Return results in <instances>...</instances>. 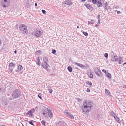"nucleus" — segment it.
I'll return each instance as SVG.
<instances>
[{"label":"nucleus","mask_w":126,"mask_h":126,"mask_svg":"<svg viewBox=\"0 0 126 126\" xmlns=\"http://www.w3.org/2000/svg\"><path fill=\"white\" fill-rule=\"evenodd\" d=\"M64 114L67 117L71 119H73L74 118L73 116L70 112H65Z\"/></svg>","instance_id":"10"},{"label":"nucleus","mask_w":126,"mask_h":126,"mask_svg":"<svg viewBox=\"0 0 126 126\" xmlns=\"http://www.w3.org/2000/svg\"><path fill=\"white\" fill-rule=\"evenodd\" d=\"M113 56L111 58V60L113 62H115L117 61L119 59L118 56L117 55H115L114 56V55H113Z\"/></svg>","instance_id":"11"},{"label":"nucleus","mask_w":126,"mask_h":126,"mask_svg":"<svg viewBox=\"0 0 126 126\" xmlns=\"http://www.w3.org/2000/svg\"><path fill=\"white\" fill-rule=\"evenodd\" d=\"M19 29L21 33L23 34H27L28 32L27 28L24 24H21L20 25L19 27Z\"/></svg>","instance_id":"2"},{"label":"nucleus","mask_w":126,"mask_h":126,"mask_svg":"<svg viewBox=\"0 0 126 126\" xmlns=\"http://www.w3.org/2000/svg\"><path fill=\"white\" fill-rule=\"evenodd\" d=\"M100 15H98L97 16V19H100Z\"/></svg>","instance_id":"45"},{"label":"nucleus","mask_w":126,"mask_h":126,"mask_svg":"<svg viewBox=\"0 0 126 126\" xmlns=\"http://www.w3.org/2000/svg\"><path fill=\"white\" fill-rule=\"evenodd\" d=\"M18 69L16 70V72H18L20 70H21L22 69V67L21 65H19L17 67Z\"/></svg>","instance_id":"18"},{"label":"nucleus","mask_w":126,"mask_h":126,"mask_svg":"<svg viewBox=\"0 0 126 126\" xmlns=\"http://www.w3.org/2000/svg\"><path fill=\"white\" fill-rule=\"evenodd\" d=\"M104 56L106 58L107 57H108V54L107 53H105Z\"/></svg>","instance_id":"38"},{"label":"nucleus","mask_w":126,"mask_h":126,"mask_svg":"<svg viewBox=\"0 0 126 126\" xmlns=\"http://www.w3.org/2000/svg\"><path fill=\"white\" fill-rule=\"evenodd\" d=\"M42 13L43 14H46V12L45 11V10H42Z\"/></svg>","instance_id":"39"},{"label":"nucleus","mask_w":126,"mask_h":126,"mask_svg":"<svg viewBox=\"0 0 126 126\" xmlns=\"http://www.w3.org/2000/svg\"><path fill=\"white\" fill-rule=\"evenodd\" d=\"M64 3L69 5H71L72 4L70 0H66L64 2Z\"/></svg>","instance_id":"13"},{"label":"nucleus","mask_w":126,"mask_h":126,"mask_svg":"<svg viewBox=\"0 0 126 126\" xmlns=\"http://www.w3.org/2000/svg\"><path fill=\"white\" fill-rule=\"evenodd\" d=\"M106 76L108 79H111V75L110 73H107L106 74Z\"/></svg>","instance_id":"17"},{"label":"nucleus","mask_w":126,"mask_h":126,"mask_svg":"<svg viewBox=\"0 0 126 126\" xmlns=\"http://www.w3.org/2000/svg\"><path fill=\"white\" fill-rule=\"evenodd\" d=\"M121 87H122L123 88H126V85H125L124 84H122Z\"/></svg>","instance_id":"37"},{"label":"nucleus","mask_w":126,"mask_h":126,"mask_svg":"<svg viewBox=\"0 0 126 126\" xmlns=\"http://www.w3.org/2000/svg\"><path fill=\"white\" fill-rule=\"evenodd\" d=\"M16 62H12L10 63L9 65V69L10 71H12L15 68L16 65Z\"/></svg>","instance_id":"7"},{"label":"nucleus","mask_w":126,"mask_h":126,"mask_svg":"<svg viewBox=\"0 0 126 126\" xmlns=\"http://www.w3.org/2000/svg\"><path fill=\"white\" fill-rule=\"evenodd\" d=\"M83 34L85 36H87L88 35V33L86 32H83Z\"/></svg>","instance_id":"35"},{"label":"nucleus","mask_w":126,"mask_h":126,"mask_svg":"<svg viewBox=\"0 0 126 126\" xmlns=\"http://www.w3.org/2000/svg\"><path fill=\"white\" fill-rule=\"evenodd\" d=\"M67 69L69 72H71L72 71V69L71 66H68L67 68Z\"/></svg>","instance_id":"28"},{"label":"nucleus","mask_w":126,"mask_h":126,"mask_svg":"<svg viewBox=\"0 0 126 126\" xmlns=\"http://www.w3.org/2000/svg\"><path fill=\"white\" fill-rule=\"evenodd\" d=\"M42 94L41 93H40L39 94H38V97L41 99H42Z\"/></svg>","instance_id":"30"},{"label":"nucleus","mask_w":126,"mask_h":126,"mask_svg":"<svg viewBox=\"0 0 126 126\" xmlns=\"http://www.w3.org/2000/svg\"><path fill=\"white\" fill-rule=\"evenodd\" d=\"M86 91L87 92H90V89H89V88H87V90H86Z\"/></svg>","instance_id":"40"},{"label":"nucleus","mask_w":126,"mask_h":126,"mask_svg":"<svg viewBox=\"0 0 126 126\" xmlns=\"http://www.w3.org/2000/svg\"><path fill=\"white\" fill-rule=\"evenodd\" d=\"M88 75L90 78H92L93 77V75L91 72H88Z\"/></svg>","instance_id":"25"},{"label":"nucleus","mask_w":126,"mask_h":126,"mask_svg":"<svg viewBox=\"0 0 126 126\" xmlns=\"http://www.w3.org/2000/svg\"><path fill=\"white\" fill-rule=\"evenodd\" d=\"M35 111V110L34 109H33L31 110L28 111L27 113H26L27 115H29V116H32L33 115V113Z\"/></svg>","instance_id":"8"},{"label":"nucleus","mask_w":126,"mask_h":126,"mask_svg":"<svg viewBox=\"0 0 126 126\" xmlns=\"http://www.w3.org/2000/svg\"><path fill=\"white\" fill-rule=\"evenodd\" d=\"M107 9H108V10H109V9H110V6H107V8H106Z\"/></svg>","instance_id":"41"},{"label":"nucleus","mask_w":126,"mask_h":126,"mask_svg":"<svg viewBox=\"0 0 126 126\" xmlns=\"http://www.w3.org/2000/svg\"><path fill=\"white\" fill-rule=\"evenodd\" d=\"M101 0H98L97 3V7H99L102 5Z\"/></svg>","instance_id":"16"},{"label":"nucleus","mask_w":126,"mask_h":126,"mask_svg":"<svg viewBox=\"0 0 126 126\" xmlns=\"http://www.w3.org/2000/svg\"><path fill=\"white\" fill-rule=\"evenodd\" d=\"M102 71L103 72H104L105 74H106V73H106V71L104 69Z\"/></svg>","instance_id":"42"},{"label":"nucleus","mask_w":126,"mask_h":126,"mask_svg":"<svg viewBox=\"0 0 126 126\" xmlns=\"http://www.w3.org/2000/svg\"><path fill=\"white\" fill-rule=\"evenodd\" d=\"M105 92L106 93L107 95H109L110 94V93L109 90L108 89H106L105 90Z\"/></svg>","instance_id":"27"},{"label":"nucleus","mask_w":126,"mask_h":126,"mask_svg":"<svg viewBox=\"0 0 126 126\" xmlns=\"http://www.w3.org/2000/svg\"><path fill=\"white\" fill-rule=\"evenodd\" d=\"M56 52V50H54L52 51V53L53 54H54Z\"/></svg>","instance_id":"44"},{"label":"nucleus","mask_w":126,"mask_h":126,"mask_svg":"<svg viewBox=\"0 0 126 126\" xmlns=\"http://www.w3.org/2000/svg\"><path fill=\"white\" fill-rule=\"evenodd\" d=\"M14 52L16 54V50H15L14 51Z\"/></svg>","instance_id":"52"},{"label":"nucleus","mask_w":126,"mask_h":126,"mask_svg":"<svg viewBox=\"0 0 126 126\" xmlns=\"http://www.w3.org/2000/svg\"><path fill=\"white\" fill-rule=\"evenodd\" d=\"M74 63L75 64V65H77L81 68H83L85 67V66L84 65L81 63L76 62Z\"/></svg>","instance_id":"15"},{"label":"nucleus","mask_w":126,"mask_h":126,"mask_svg":"<svg viewBox=\"0 0 126 126\" xmlns=\"http://www.w3.org/2000/svg\"><path fill=\"white\" fill-rule=\"evenodd\" d=\"M115 120L118 123H119L121 122V121L120 120V119L118 117L116 116L115 118H114Z\"/></svg>","instance_id":"20"},{"label":"nucleus","mask_w":126,"mask_h":126,"mask_svg":"<svg viewBox=\"0 0 126 126\" xmlns=\"http://www.w3.org/2000/svg\"><path fill=\"white\" fill-rule=\"evenodd\" d=\"M40 60L39 57H38L37 59L36 63L38 66H40Z\"/></svg>","instance_id":"21"},{"label":"nucleus","mask_w":126,"mask_h":126,"mask_svg":"<svg viewBox=\"0 0 126 126\" xmlns=\"http://www.w3.org/2000/svg\"><path fill=\"white\" fill-rule=\"evenodd\" d=\"M88 23L89 24H93L94 23V21L93 20H92L91 21H88Z\"/></svg>","instance_id":"31"},{"label":"nucleus","mask_w":126,"mask_h":126,"mask_svg":"<svg viewBox=\"0 0 126 126\" xmlns=\"http://www.w3.org/2000/svg\"><path fill=\"white\" fill-rule=\"evenodd\" d=\"M77 28H79V26H78L77 27Z\"/></svg>","instance_id":"55"},{"label":"nucleus","mask_w":126,"mask_h":126,"mask_svg":"<svg viewBox=\"0 0 126 126\" xmlns=\"http://www.w3.org/2000/svg\"><path fill=\"white\" fill-rule=\"evenodd\" d=\"M97 0H92V2L93 4H95Z\"/></svg>","instance_id":"36"},{"label":"nucleus","mask_w":126,"mask_h":126,"mask_svg":"<svg viewBox=\"0 0 126 126\" xmlns=\"http://www.w3.org/2000/svg\"><path fill=\"white\" fill-rule=\"evenodd\" d=\"M48 111H50V110H48V109H45V110L42 112V113L43 115H45L46 113H47L48 112Z\"/></svg>","instance_id":"19"},{"label":"nucleus","mask_w":126,"mask_h":126,"mask_svg":"<svg viewBox=\"0 0 126 126\" xmlns=\"http://www.w3.org/2000/svg\"><path fill=\"white\" fill-rule=\"evenodd\" d=\"M86 83V84L87 85H92V83L90 82L87 81Z\"/></svg>","instance_id":"32"},{"label":"nucleus","mask_w":126,"mask_h":126,"mask_svg":"<svg viewBox=\"0 0 126 126\" xmlns=\"http://www.w3.org/2000/svg\"><path fill=\"white\" fill-rule=\"evenodd\" d=\"M0 126H5L4 125H2Z\"/></svg>","instance_id":"54"},{"label":"nucleus","mask_w":126,"mask_h":126,"mask_svg":"<svg viewBox=\"0 0 126 126\" xmlns=\"http://www.w3.org/2000/svg\"><path fill=\"white\" fill-rule=\"evenodd\" d=\"M48 112L46 113L45 115H44V116L46 118H48V117L51 118L52 117V113L51 112V111H48Z\"/></svg>","instance_id":"9"},{"label":"nucleus","mask_w":126,"mask_h":126,"mask_svg":"<svg viewBox=\"0 0 126 126\" xmlns=\"http://www.w3.org/2000/svg\"><path fill=\"white\" fill-rule=\"evenodd\" d=\"M43 60L44 63H47L48 62V58L46 57H43Z\"/></svg>","instance_id":"22"},{"label":"nucleus","mask_w":126,"mask_h":126,"mask_svg":"<svg viewBox=\"0 0 126 126\" xmlns=\"http://www.w3.org/2000/svg\"><path fill=\"white\" fill-rule=\"evenodd\" d=\"M34 121L33 120H32L31 121H29V123L31 125H32L33 126H34V124L33 123V122H34Z\"/></svg>","instance_id":"29"},{"label":"nucleus","mask_w":126,"mask_h":126,"mask_svg":"<svg viewBox=\"0 0 126 126\" xmlns=\"http://www.w3.org/2000/svg\"><path fill=\"white\" fill-rule=\"evenodd\" d=\"M93 104V103L91 101H86L83 102L81 107L82 111L85 113L89 112L91 110Z\"/></svg>","instance_id":"1"},{"label":"nucleus","mask_w":126,"mask_h":126,"mask_svg":"<svg viewBox=\"0 0 126 126\" xmlns=\"http://www.w3.org/2000/svg\"><path fill=\"white\" fill-rule=\"evenodd\" d=\"M10 3L9 0H2L1 4L4 7H8Z\"/></svg>","instance_id":"4"},{"label":"nucleus","mask_w":126,"mask_h":126,"mask_svg":"<svg viewBox=\"0 0 126 126\" xmlns=\"http://www.w3.org/2000/svg\"><path fill=\"white\" fill-rule=\"evenodd\" d=\"M94 70L95 73L97 76L99 77H102V73L98 68L97 67L94 68Z\"/></svg>","instance_id":"5"},{"label":"nucleus","mask_w":126,"mask_h":126,"mask_svg":"<svg viewBox=\"0 0 126 126\" xmlns=\"http://www.w3.org/2000/svg\"><path fill=\"white\" fill-rule=\"evenodd\" d=\"M121 13V12L119 11H117V14H119Z\"/></svg>","instance_id":"46"},{"label":"nucleus","mask_w":126,"mask_h":126,"mask_svg":"<svg viewBox=\"0 0 126 126\" xmlns=\"http://www.w3.org/2000/svg\"><path fill=\"white\" fill-rule=\"evenodd\" d=\"M43 33V32L39 30H36L35 31L34 33V36L37 37L40 36Z\"/></svg>","instance_id":"6"},{"label":"nucleus","mask_w":126,"mask_h":126,"mask_svg":"<svg viewBox=\"0 0 126 126\" xmlns=\"http://www.w3.org/2000/svg\"><path fill=\"white\" fill-rule=\"evenodd\" d=\"M35 6H36L37 5V4L36 3H35Z\"/></svg>","instance_id":"50"},{"label":"nucleus","mask_w":126,"mask_h":126,"mask_svg":"<svg viewBox=\"0 0 126 126\" xmlns=\"http://www.w3.org/2000/svg\"><path fill=\"white\" fill-rule=\"evenodd\" d=\"M119 63L120 64H121L123 62V58L120 56L119 57Z\"/></svg>","instance_id":"23"},{"label":"nucleus","mask_w":126,"mask_h":126,"mask_svg":"<svg viewBox=\"0 0 126 126\" xmlns=\"http://www.w3.org/2000/svg\"><path fill=\"white\" fill-rule=\"evenodd\" d=\"M48 89L49 91V93H51L53 92L52 89H49L48 88Z\"/></svg>","instance_id":"33"},{"label":"nucleus","mask_w":126,"mask_h":126,"mask_svg":"<svg viewBox=\"0 0 126 126\" xmlns=\"http://www.w3.org/2000/svg\"><path fill=\"white\" fill-rule=\"evenodd\" d=\"M98 22L97 24H99L100 23V19H98Z\"/></svg>","instance_id":"43"},{"label":"nucleus","mask_w":126,"mask_h":126,"mask_svg":"<svg viewBox=\"0 0 126 126\" xmlns=\"http://www.w3.org/2000/svg\"><path fill=\"white\" fill-rule=\"evenodd\" d=\"M2 89L3 88H0V92H2Z\"/></svg>","instance_id":"47"},{"label":"nucleus","mask_w":126,"mask_h":126,"mask_svg":"<svg viewBox=\"0 0 126 126\" xmlns=\"http://www.w3.org/2000/svg\"><path fill=\"white\" fill-rule=\"evenodd\" d=\"M54 74V75H55L54 74Z\"/></svg>","instance_id":"56"},{"label":"nucleus","mask_w":126,"mask_h":126,"mask_svg":"<svg viewBox=\"0 0 126 126\" xmlns=\"http://www.w3.org/2000/svg\"><path fill=\"white\" fill-rule=\"evenodd\" d=\"M21 94L20 90L16 89L13 93L12 96L14 98H16L19 97L21 95Z\"/></svg>","instance_id":"3"},{"label":"nucleus","mask_w":126,"mask_h":126,"mask_svg":"<svg viewBox=\"0 0 126 126\" xmlns=\"http://www.w3.org/2000/svg\"><path fill=\"white\" fill-rule=\"evenodd\" d=\"M12 98H10L9 99L10 100H12Z\"/></svg>","instance_id":"53"},{"label":"nucleus","mask_w":126,"mask_h":126,"mask_svg":"<svg viewBox=\"0 0 126 126\" xmlns=\"http://www.w3.org/2000/svg\"><path fill=\"white\" fill-rule=\"evenodd\" d=\"M126 64V62H125L123 64V65H124L125 64Z\"/></svg>","instance_id":"51"},{"label":"nucleus","mask_w":126,"mask_h":126,"mask_svg":"<svg viewBox=\"0 0 126 126\" xmlns=\"http://www.w3.org/2000/svg\"><path fill=\"white\" fill-rule=\"evenodd\" d=\"M46 121H42V122H41V123L42 124L44 125V126H45V124H46Z\"/></svg>","instance_id":"34"},{"label":"nucleus","mask_w":126,"mask_h":126,"mask_svg":"<svg viewBox=\"0 0 126 126\" xmlns=\"http://www.w3.org/2000/svg\"><path fill=\"white\" fill-rule=\"evenodd\" d=\"M42 66L43 67L44 69H47L49 66V65L47 64V63L44 62L42 63Z\"/></svg>","instance_id":"12"},{"label":"nucleus","mask_w":126,"mask_h":126,"mask_svg":"<svg viewBox=\"0 0 126 126\" xmlns=\"http://www.w3.org/2000/svg\"><path fill=\"white\" fill-rule=\"evenodd\" d=\"M37 52H38L39 53H40L41 52L40 50H39L37 51Z\"/></svg>","instance_id":"48"},{"label":"nucleus","mask_w":126,"mask_h":126,"mask_svg":"<svg viewBox=\"0 0 126 126\" xmlns=\"http://www.w3.org/2000/svg\"><path fill=\"white\" fill-rule=\"evenodd\" d=\"M99 26V24L98 25V24H96L95 25V26L96 27H97L98 26Z\"/></svg>","instance_id":"49"},{"label":"nucleus","mask_w":126,"mask_h":126,"mask_svg":"<svg viewBox=\"0 0 126 126\" xmlns=\"http://www.w3.org/2000/svg\"><path fill=\"white\" fill-rule=\"evenodd\" d=\"M85 5L88 9L91 10H93V8L90 5L86 4H85Z\"/></svg>","instance_id":"14"},{"label":"nucleus","mask_w":126,"mask_h":126,"mask_svg":"<svg viewBox=\"0 0 126 126\" xmlns=\"http://www.w3.org/2000/svg\"><path fill=\"white\" fill-rule=\"evenodd\" d=\"M110 114L112 116H113L114 118H115L116 116V113L114 112L111 111L110 113Z\"/></svg>","instance_id":"24"},{"label":"nucleus","mask_w":126,"mask_h":126,"mask_svg":"<svg viewBox=\"0 0 126 126\" xmlns=\"http://www.w3.org/2000/svg\"><path fill=\"white\" fill-rule=\"evenodd\" d=\"M107 2H106L105 3L104 5V7L105 9L108 11V9H107L106 8L107 7Z\"/></svg>","instance_id":"26"}]
</instances>
